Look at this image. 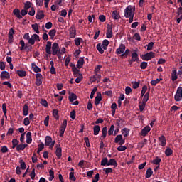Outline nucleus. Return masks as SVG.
Instances as JSON below:
<instances>
[{"mask_svg":"<svg viewBox=\"0 0 182 182\" xmlns=\"http://www.w3.org/2000/svg\"><path fill=\"white\" fill-rule=\"evenodd\" d=\"M177 79H178L177 70H173L171 73V80H172V82H176V80H177Z\"/></svg>","mask_w":182,"mask_h":182,"instance_id":"obj_26","label":"nucleus"},{"mask_svg":"<svg viewBox=\"0 0 182 182\" xmlns=\"http://www.w3.org/2000/svg\"><path fill=\"white\" fill-rule=\"evenodd\" d=\"M126 50V46L124 44L122 43L119 47L116 50V54L117 55H122V53H124Z\"/></svg>","mask_w":182,"mask_h":182,"instance_id":"obj_9","label":"nucleus"},{"mask_svg":"<svg viewBox=\"0 0 182 182\" xmlns=\"http://www.w3.org/2000/svg\"><path fill=\"white\" fill-rule=\"evenodd\" d=\"M160 163H161V159L159 156H156L155 159L153 160V164H155L156 166L160 165Z\"/></svg>","mask_w":182,"mask_h":182,"instance_id":"obj_41","label":"nucleus"},{"mask_svg":"<svg viewBox=\"0 0 182 182\" xmlns=\"http://www.w3.org/2000/svg\"><path fill=\"white\" fill-rule=\"evenodd\" d=\"M165 154L166 157H170V156L173 155V149H171V148H166V149L165 150Z\"/></svg>","mask_w":182,"mask_h":182,"instance_id":"obj_29","label":"nucleus"},{"mask_svg":"<svg viewBox=\"0 0 182 182\" xmlns=\"http://www.w3.org/2000/svg\"><path fill=\"white\" fill-rule=\"evenodd\" d=\"M124 124V119H119L116 120V126L117 127H122Z\"/></svg>","mask_w":182,"mask_h":182,"instance_id":"obj_28","label":"nucleus"},{"mask_svg":"<svg viewBox=\"0 0 182 182\" xmlns=\"http://www.w3.org/2000/svg\"><path fill=\"white\" fill-rule=\"evenodd\" d=\"M50 49H52L53 52ZM46 52L48 55H53L54 56L58 55V52H59V44L55 42L53 43L52 46V42L48 41L46 46Z\"/></svg>","mask_w":182,"mask_h":182,"instance_id":"obj_1","label":"nucleus"},{"mask_svg":"<svg viewBox=\"0 0 182 182\" xmlns=\"http://www.w3.org/2000/svg\"><path fill=\"white\" fill-rule=\"evenodd\" d=\"M158 139L159 140L162 147H165L166 144H167V139H166V136H164V135H161L158 138Z\"/></svg>","mask_w":182,"mask_h":182,"instance_id":"obj_12","label":"nucleus"},{"mask_svg":"<svg viewBox=\"0 0 182 182\" xmlns=\"http://www.w3.org/2000/svg\"><path fill=\"white\" fill-rule=\"evenodd\" d=\"M41 105H42V106H44V107H48V101H46V100L45 99H41Z\"/></svg>","mask_w":182,"mask_h":182,"instance_id":"obj_62","label":"nucleus"},{"mask_svg":"<svg viewBox=\"0 0 182 182\" xmlns=\"http://www.w3.org/2000/svg\"><path fill=\"white\" fill-rule=\"evenodd\" d=\"M129 53H130V50L127 49L125 51H124V53H122L120 55V58H122V59H124V58H127V56H129Z\"/></svg>","mask_w":182,"mask_h":182,"instance_id":"obj_33","label":"nucleus"},{"mask_svg":"<svg viewBox=\"0 0 182 182\" xmlns=\"http://www.w3.org/2000/svg\"><path fill=\"white\" fill-rule=\"evenodd\" d=\"M52 136H46L45 139V144L46 146H50V143L52 142Z\"/></svg>","mask_w":182,"mask_h":182,"instance_id":"obj_25","label":"nucleus"},{"mask_svg":"<svg viewBox=\"0 0 182 182\" xmlns=\"http://www.w3.org/2000/svg\"><path fill=\"white\" fill-rule=\"evenodd\" d=\"M107 166H114V167H117V161L114 159H111L108 161Z\"/></svg>","mask_w":182,"mask_h":182,"instance_id":"obj_22","label":"nucleus"},{"mask_svg":"<svg viewBox=\"0 0 182 182\" xmlns=\"http://www.w3.org/2000/svg\"><path fill=\"white\" fill-rule=\"evenodd\" d=\"M151 176H153V170L151 168H149L146 170L145 176L146 178H150Z\"/></svg>","mask_w":182,"mask_h":182,"instance_id":"obj_30","label":"nucleus"},{"mask_svg":"<svg viewBox=\"0 0 182 182\" xmlns=\"http://www.w3.org/2000/svg\"><path fill=\"white\" fill-rule=\"evenodd\" d=\"M43 76L41 73H37L36 75V86H41L42 85V79Z\"/></svg>","mask_w":182,"mask_h":182,"instance_id":"obj_8","label":"nucleus"},{"mask_svg":"<svg viewBox=\"0 0 182 182\" xmlns=\"http://www.w3.org/2000/svg\"><path fill=\"white\" fill-rule=\"evenodd\" d=\"M43 18H45V14L42 10H38L36 15V18L41 21V19H43Z\"/></svg>","mask_w":182,"mask_h":182,"instance_id":"obj_15","label":"nucleus"},{"mask_svg":"<svg viewBox=\"0 0 182 182\" xmlns=\"http://www.w3.org/2000/svg\"><path fill=\"white\" fill-rule=\"evenodd\" d=\"M102 136L104 139H106V136H107V127H104L102 128Z\"/></svg>","mask_w":182,"mask_h":182,"instance_id":"obj_44","label":"nucleus"},{"mask_svg":"<svg viewBox=\"0 0 182 182\" xmlns=\"http://www.w3.org/2000/svg\"><path fill=\"white\" fill-rule=\"evenodd\" d=\"M13 14L15 15V16L16 18H18V19H22V16H25V15H28V10L22 9L21 11H20L18 9H15L13 11Z\"/></svg>","mask_w":182,"mask_h":182,"instance_id":"obj_3","label":"nucleus"},{"mask_svg":"<svg viewBox=\"0 0 182 182\" xmlns=\"http://www.w3.org/2000/svg\"><path fill=\"white\" fill-rule=\"evenodd\" d=\"M26 147H28V144H18L16 146V150H17V151H21L25 150V149H26Z\"/></svg>","mask_w":182,"mask_h":182,"instance_id":"obj_24","label":"nucleus"},{"mask_svg":"<svg viewBox=\"0 0 182 182\" xmlns=\"http://www.w3.org/2000/svg\"><path fill=\"white\" fill-rule=\"evenodd\" d=\"M150 130H151V128H150V126H146L144 127L141 132V136L144 137V136L149 134V132H150Z\"/></svg>","mask_w":182,"mask_h":182,"instance_id":"obj_16","label":"nucleus"},{"mask_svg":"<svg viewBox=\"0 0 182 182\" xmlns=\"http://www.w3.org/2000/svg\"><path fill=\"white\" fill-rule=\"evenodd\" d=\"M76 99H77V96L75 93H71L68 97V100L70 102V103H73V102H75Z\"/></svg>","mask_w":182,"mask_h":182,"instance_id":"obj_23","label":"nucleus"},{"mask_svg":"<svg viewBox=\"0 0 182 182\" xmlns=\"http://www.w3.org/2000/svg\"><path fill=\"white\" fill-rule=\"evenodd\" d=\"M94 74L95 75L90 78L91 82L93 83L96 82V80H98L97 83H99V82H100V79H102V75H100L97 73H94Z\"/></svg>","mask_w":182,"mask_h":182,"instance_id":"obj_10","label":"nucleus"},{"mask_svg":"<svg viewBox=\"0 0 182 182\" xmlns=\"http://www.w3.org/2000/svg\"><path fill=\"white\" fill-rule=\"evenodd\" d=\"M96 92H97V87H95L93 90L91 91V93L90 95V99H93V97H95V93H96Z\"/></svg>","mask_w":182,"mask_h":182,"instance_id":"obj_55","label":"nucleus"},{"mask_svg":"<svg viewBox=\"0 0 182 182\" xmlns=\"http://www.w3.org/2000/svg\"><path fill=\"white\" fill-rule=\"evenodd\" d=\"M132 87L133 89H139V87L140 86V83L137 81H132Z\"/></svg>","mask_w":182,"mask_h":182,"instance_id":"obj_49","label":"nucleus"},{"mask_svg":"<svg viewBox=\"0 0 182 182\" xmlns=\"http://www.w3.org/2000/svg\"><path fill=\"white\" fill-rule=\"evenodd\" d=\"M114 132V125H111L109 129L108 130V136H112Z\"/></svg>","mask_w":182,"mask_h":182,"instance_id":"obj_54","label":"nucleus"},{"mask_svg":"<svg viewBox=\"0 0 182 182\" xmlns=\"http://www.w3.org/2000/svg\"><path fill=\"white\" fill-rule=\"evenodd\" d=\"M83 39L82 38H75L74 42L75 43V46H80V42H82Z\"/></svg>","mask_w":182,"mask_h":182,"instance_id":"obj_42","label":"nucleus"},{"mask_svg":"<svg viewBox=\"0 0 182 182\" xmlns=\"http://www.w3.org/2000/svg\"><path fill=\"white\" fill-rule=\"evenodd\" d=\"M29 112V107L28 105H24L23 108V116H28V113Z\"/></svg>","mask_w":182,"mask_h":182,"instance_id":"obj_31","label":"nucleus"},{"mask_svg":"<svg viewBox=\"0 0 182 182\" xmlns=\"http://www.w3.org/2000/svg\"><path fill=\"white\" fill-rule=\"evenodd\" d=\"M176 14H177V16H180L182 15V7L178 8Z\"/></svg>","mask_w":182,"mask_h":182,"instance_id":"obj_64","label":"nucleus"},{"mask_svg":"<svg viewBox=\"0 0 182 182\" xmlns=\"http://www.w3.org/2000/svg\"><path fill=\"white\" fill-rule=\"evenodd\" d=\"M139 110L140 112H143V110H144V109L146 108V102H141L139 103Z\"/></svg>","mask_w":182,"mask_h":182,"instance_id":"obj_56","label":"nucleus"},{"mask_svg":"<svg viewBox=\"0 0 182 182\" xmlns=\"http://www.w3.org/2000/svg\"><path fill=\"white\" fill-rule=\"evenodd\" d=\"M123 139V135L119 134L114 139V143L119 144V141Z\"/></svg>","mask_w":182,"mask_h":182,"instance_id":"obj_48","label":"nucleus"},{"mask_svg":"<svg viewBox=\"0 0 182 182\" xmlns=\"http://www.w3.org/2000/svg\"><path fill=\"white\" fill-rule=\"evenodd\" d=\"M101 46L102 49H104V50H107L109 46V40L107 39L103 40L102 43L101 44Z\"/></svg>","mask_w":182,"mask_h":182,"instance_id":"obj_19","label":"nucleus"},{"mask_svg":"<svg viewBox=\"0 0 182 182\" xmlns=\"http://www.w3.org/2000/svg\"><path fill=\"white\" fill-rule=\"evenodd\" d=\"M84 63H85V59H83V58H80V59L77 62V69H82V68H83Z\"/></svg>","mask_w":182,"mask_h":182,"instance_id":"obj_17","label":"nucleus"},{"mask_svg":"<svg viewBox=\"0 0 182 182\" xmlns=\"http://www.w3.org/2000/svg\"><path fill=\"white\" fill-rule=\"evenodd\" d=\"M146 92H147V85H144L141 92V97H143L146 95Z\"/></svg>","mask_w":182,"mask_h":182,"instance_id":"obj_53","label":"nucleus"},{"mask_svg":"<svg viewBox=\"0 0 182 182\" xmlns=\"http://www.w3.org/2000/svg\"><path fill=\"white\" fill-rule=\"evenodd\" d=\"M109 164V159L107 158H103L101 161V166H107Z\"/></svg>","mask_w":182,"mask_h":182,"instance_id":"obj_50","label":"nucleus"},{"mask_svg":"<svg viewBox=\"0 0 182 182\" xmlns=\"http://www.w3.org/2000/svg\"><path fill=\"white\" fill-rule=\"evenodd\" d=\"M25 50L26 52H31V50H32V46H31L29 43H26L25 46Z\"/></svg>","mask_w":182,"mask_h":182,"instance_id":"obj_60","label":"nucleus"},{"mask_svg":"<svg viewBox=\"0 0 182 182\" xmlns=\"http://www.w3.org/2000/svg\"><path fill=\"white\" fill-rule=\"evenodd\" d=\"M0 77L1 80H5V79H11V75L8 71H2L0 74Z\"/></svg>","mask_w":182,"mask_h":182,"instance_id":"obj_11","label":"nucleus"},{"mask_svg":"<svg viewBox=\"0 0 182 182\" xmlns=\"http://www.w3.org/2000/svg\"><path fill=\"white\" fill-rule=\"evenodd\" d=\"M155 53L154 52L146 53L144 55H142L141 59L142 60H151L153 58H155Z\"/></svg>","mask_w":182,"mask_h":182,"instance_id":"obj_6","label":"nucleus"},{"mask_svg":"<svg viewBox=\"0 0 182 182\" xmlns=\"http://www.w3.org/2000/svg\"><path fill=\"white\" fill-rule=\"evenodd\" d=\"M93 130H94V136H97V134H99V132H100V126L99 125L94 126Z\"/></svg>","mask_w":182,"mask_h":182,"instance_id":"obj_32","label":"nucleus"},{"mask_svg":"<svg viewBox=\"0 0 182 182\" xmlns=\"http://www.w3.org/2000/svg\"><path fill=\"white\" fill-rule=\"evenodd\" d=\"M16 73L20 77H25V76H26V71L18 70Z\"/></svg>","mask_w":182,"mask_h":182,"instance_id":"obj_37","label":"nucleus"},{"mask_svg":"<svg viewBox=\"0 0 182 182\" xmlns=\"http://www.w3.org/2000/svg\"><path fill=\"white\" fill-rule=\"evenodd\" d=\"M31 68L33 72H35L36 73H39V72H42V70L39 67H38V65H36L35 63H31Z\"/></svg>","mask_w":182,"mask_h":182,"instance_id":"obj_18","label":"nucleus"},{"mask_svg":"<svg viewBox=\"0 0 182 182\" xmlns=\"http://www.w3.org/2000/svg\"><path fill=\"white\" fill-rule=\"evenodd\" d=\"M31 143H32V133H31V132H28L26 134V144H31Z\"/></svg>","mask_w":182,"mask_h":182,"instance_id":"obj_21","label":"nucleus"},{"mask_svg":"<svg viewBox=\"0 0 182 182\" xmlns=\"http://www.w3.org/2000/svg\"><path fill=\"white\" fill-rule=\"evenodd\" d=\"M124 16L125 18H129V22L132 23L133 22V18H134V9L129 5L124 9Z\"/></svg>","mask_w":182,"mask_h":182,"instance_id":"obj_2","label":"nucleus"},{"mask_svg":"<svg viewBox=\"0 0 182 182\" xmlns=\"http://www.w3.org/2000/svg\"><path fill=\"white\" fill-rule=\"evenodd\" d=\"M55 154L57 156V159L59 160L62 159V147H60V144H58L55 146Z\"/></svg>","mask_w":182,"mask_h":182,"instance_id":"obj_7","label":"nucleus"},{"mask_svg":"<svg viewBox=\"0 0 182 182\" xmlns=\"http://www.w3.org/2000/svg\"><path fill=\"white\" fill-rule=\"evenodd\" d=\"M31 28L33 31L36 32V33H39V25H38V23L31 25Z\"/></svg>","mask_w":182,"mask_h":182,"instance_id":"obj_36","label":"nucleus"},{"mask_svg":"<svg viewBox=\"0 0 182 182\" xmlns=\"http://www.w3.org/2000/svg\"><path fill=\"white\" fill-rule=\"evenodd\" d=\"M69 178L70 180H72V181H76V177H75V172L70 173Z\"/></svg>","mask_w":182,"mask_h":182,"instance_id":"obj_58","label":"nucleus"},{"mask_svg":"<svg viewBox=\"0 0 182 182\" xmlns=\"http://www.w3.org/2000/svg\"><path fill=\"white\" fill-rule=\"evenodd\" d=\"M83 80V75H80L78 77L75 79V83H80Z\"/></svg>","mask_w":182,"mask_h":182,"instance_id":"obj_59","label":"nucleus"},{"mask_svg":"<svg viewBox=\"0 0 182 182\" xmlns=\"http://www.w3.org/2000/svg\"><path fill=\"white\" fill-rule=\"evenodd\" d=\"M73 72V75L75 76V77H77V76H80V70L77 68H74V70H72Z\"/></svg>","mask_w":182,"mask_h":182,"instance_id":"obj_40","label":"nucleus"},{"mask_svg":"<svg viewBox=\"0 0 182 182\" xmlns=\"http://www.w3.org/2000/svg\"><path fill=\"white\" fill-rule=\"evenodd\" d=\"M69 32L70 38H71V39H75V38H76V28H75V27H70Z\"/></svg>","mask_w":182,"mask_h":182,"instance_id":"obj_13","label":"nucleus"},{"mask_svg":"<svg viewBox=\"0 0 182 182\" xmlns=\"http://www.w3.org/2000/svg\"><path fill=\"white\" fill-rule=\"evenodd\" d=\"M149 92H146L144 96V98H143V100L142 102L144 103H147V102H149Z\"/></svg>","mask_w":182,"mask_h":182,"instance_id":"obj_57","label":"nucleus"},{"mask_svg":"<svg viewBox=\"0 0 182 182\" xmlns=\"http://www.w3.org/2000/svg\"><path fill=\"white\" fill-rule=\"evenodd\" d=\"M176 102H181L182 100V87L177 88L176 92L174 96Z\"/></svg>","mask_w":182,"mask_h":182,"instance_id":"obj_4","label":"nucleus"},{"mask_svg":"<svg viewBox=\"0 0 182 182\" xmlns=\"http://www.w3.org/2000/svg\"><path fill=\"white\" fill-rule=\"evenodd\" d=\"M12 144H13L12 149H15V147H18V146L19 145V141H18V139H14L12 140Z\"/></svg>","mask_w":182,"mask_h":182,"instance_id":"obj_47","label":"nucleus"},{"mask_svg":"<svg viewBox=\"0 0 182 182\" xmlns=\"http://www.w3.org/2000/svg\"><path fill=\"white\" fill-rule=\"evenodd\" d=\"M102 102V94L98 92L95 99V106H99V104Z\"/></svg>","mask_w":182,"mask_h":182,"instance_id":"obj_14","label":"nucleus"},{"mask_svg":"<svg viewBox=\"0 0 182 182\" xmlns=\"http://www.w3.org/2000/svg\"><path fill=\"white\" fill-rule=\"evenodd\" d=\"M154 46V43L151 41L146 45V50H153V46Z\"/></svg>","mask_w":182,"mask_h":182,"instance_id":"obj_51","label":"nucleus"},{"mask_svg":"<svg viewBox=\"0 0 182 182\" xmlns=\"http://www.w3.org/2000/svg\"><path fill=\"white\" fill-rule=\"evenodd\" d=\"M132 92H133V90L129 86L126 87L125 95H127V96H129L130 93H132Z\"/></svg>","mask_w":182,"mask_h":182,"instance_id":"obj_52","label":"nucleus"},{"mask_svg":"<svg viewBox=\"0 0 182 182\" xmlns=\"http://www.w3.org/2000/svg\"><path fill=\"white\" fill-rule=\"evenodd\" d=\"M2 110H3V113L4 115L5 116V117H6V103H3L2 105Z\"/></svg>","mask_w":182,"mask_h":182,"instance_id":"obj_61","label":"nucleus"},{"mask_svg":"<svg viewBox=\"0 0 182 182\" xmlns=\"http://www.w3.org/2000/svg\"><path fill=\"white\" fill-rule=\"evenodd\" d=\"M122 133L124 137H127V136H129V133H130V129H129L128 128H124L123 129H122Z\"/></svg>","mask_w":182,"mask_h":182,"instance_id":"obj_35","label":"nucleus"},{"mask_svg":"<svg viewBox=\"0 0 182 182\" xmlns=\"http://www.w3.org/2000/svg\"><path fill=\"white\" fill-rule=\"evenodd\" d=\"M134 62H139V54L136 51L132 53V57L131 58Z\"/></svg>","mask_w":182,"mask_h":182,"instance_id":"obj_27","label":"nucleus"},{"mask_svg":"<svg viewBox=\"0 0 182 182\" xmlns=\"http://www.w3.org/2000/svg\"><path fill=\"white\" fill-rule=\"evenodd\" d=\"M97 50H98L99 53H100L101 55H103V53H105V50L102 47V43L97 44Z\"/></svg>","mask_w":182,"mask_h":182,"instance_id":"obj_34","label":"nucleus"},{"mask_svg":"<svg viewBox=\"0 0 182 182\" xmlns=\"http://www.w3.org/2000/svg\"><path fill=\"white\" fill-rule=\"evenodd\" d=\"M49 36H50V39H53L56 35V30L52 29L48 32Z\"/></svg>","mask_w":182,"mask_h":182,"instance_id":"obj_39","label":"nucleus"},{"mask_svg":"<svg viewBox=\"0 0 182 182\" xmlns=\"http://www.w3.org/2000/svg\"><path fill=\"white\" fill-rule=\"evenodd\" d=\"M29 8H32V3H31V1H26L24 4V9L26 11H28V9H29Z\"/></svg>","mask_w":182,"mask_h":182,"instance_id":"obj_45","label":"nucleus"},{"mask_svg":"<svg viewBox=\"0 0 182 182\" xmlns=\"http://www.w3.org/2000/svg\"><path fill=\"white\" fill-rule=\"evenodd\" d=\"M67 126L68 120L64 119L60 128V137H63V134H65V130H66Z\"/></svg>","mask_w":182,"mask_h":182,"instance_id":"obj_5","label":"nucleus"},{"mask_svg":"<svg viewBox=\"0 0 182 182\" xmlns=\"http://www.w3.org/2000/svg\"><path fill=\"white\" fill-rule=\"evenodd\" d=\"M147 66H148L147 62H144V61L142 62V63H141V65H140L141 69H143V70L146 69V68H147Z\"/></svg>","mask_w":182,"mask_h":182,"instance_id":"obj_63","label":"nucleus"},{"mask_svg":"<svg viewBox=\"0 0 182 182\" xmlns=\"http://www.w3.org/2000/svg\"><path fill=\"white\" fill-rule=\"evenodd\" d=\"M43 149H45V144L41 143V144H38L37 154H39V153H41V151H42L43 150Z\"/></svg>","mask_w":182,"mask_h":182,"instance_id":"obj_43","label":"nucleus"},{"mask_svg":"<svg viewBox=\"0 0 182 182\" xmlns=\"http://www.w3.org/2000/svg\"><path fill=\"white\" fill-rule=\"evenodd\" d=\"M49 175L50 177L48 178L49 181H52V180H53V178H55V172L53 171V170H50L49 171Z\"/></svg>","mask_w":182,"mask_h":182,"instance_id":"obj_46","label":"nucleus"},{"mask_svg":"<svg viewBox=\"0 0 182 182\" xmlns=\"http://www.w3.org/2000/svg\"><path fill=\"white\" fill-rule=\"evenodd\" d=\"M19 163L20 168H21V170H26V164L25 161H23L22 159H20Z\"/></svg>","mask_w":182,"mask_h":182,"instance_id":"obj_38","label":"nucleus"},{"mask_svg":"<svg viewBox=\"0 0 182 182\" xmlns=\"http://www.w3.org/2000/svg\"><path fill=\"white\" fill-rule=\"evenodd\" d=\"M112 16L115 21H118V19H120V14H119V13L116 10L112 11Z\"/></svg>","mask_w":182,"mask_h":182,"instance_id":"obj_20","label":"nucleus"}]
</instances>
